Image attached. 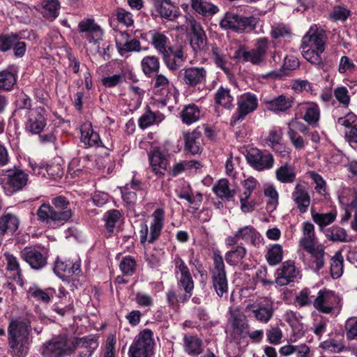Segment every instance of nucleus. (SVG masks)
I'll list each match as a JSON object with an SVG mask.
<instances>
[{
    "label": "nucleus",
    "instance_id": "obj_1",
    "mask_svg": "<svg viewBox=\"0 0 357 357\" xmlns=\"http://www.w3.org/2000/svg\"><path fill=\"white\" fill-rule=\"evenodd\" d=\"M30 322L20 319H12L8 326V343L10 353L16 357H25L31 342Z\"/></svg>",
    "mask_w": 357,
    "mask_h": 357
},
{
    "label": "nucleus",
    "instance_id": "obj_2",
    "mask_svg": "<svg viewBox=\"0 0 357 357\" xmlns=\"http://www.w3.org/2000/svg\"><path fill=\"white\" fill-rule=\"evenodd\" d=\"M51 206L49 204H43L37 211L38 220L42 222H68L74 215L70 207V203L63 196H57L52 199Z\"/></svg>",
    "mask_w": 357,
    "mask_h": 357
},
{
    "label": "nucleus",
    "instance_id": "obj_3",
    "mask_svg": "<svg viewBox=\"0 0 357 357\" xmlns=\"http://www.w3.org/2000/svg\"><path fill=\"white\" fill-rule=\"evenodd\" d=\"M268 48V40L261 38L257 40L256 47L248 50L244 45H240L234 54V58L241 62H250L253 65H261L265 60Z\"/></svg>",
    "mask_w": 357,
    "mask_h": 357
},
{
    "label": "nucleus",
    "instance_id": "obj_4",
    "mask_svg": "<svg viewBox=\"0 0 357 357\" xmlns=\"http://www.w3.org/2000/svg\"><path fill=\"white\" fill-rule=\"evenodd\" d=\"M213 269L211 271L213 287L220 298L228 296V280L222 255L214 252L213 256Z\"/></svg>",
    "mask_w": 357,
    "mask_h": 357
},
{
    "label": "nucleus",
    "instance_id": "obj_5",
    "mask_svg": "<svg viewBox=\"0 0 357 357\" xmlns=\"http://www.w3.org/2000/svg\"><path fill=\"white\" fill-rule=\"evenodd\" d=\"M155 340L153 332L149 328L140 331L135 337L128 350L129 357H151L153 354Z\"/></svg>",
    "mask_w": 357,
    "mask_h": 357
},
{
    "label": "nucleus",
    "instance_id": "obj_6",
    "mask_svg": "<svg viewBox=\"0 0 357 357\" xmlns=\"http://www.w3.org/2000/svg\"><path fill=\"white\" fill-rule=\"evenodd\" d=\"M258 22L255 17H243L233 13H227L220 22L223 29H230L237 33L253 31Z\"/></svg>",
    "mask_w": 357,
    "mask_h": 357
},
{
    "label": "nucleus",
    "instance_id": "obj_7",
    "mask_svg": "<svg viewBox=\"0 0 357 357\" xmlns=\"http://www.w3.org/2000/svg\"><path fill=\"white\" fill-rule=\"evenodd\" d=\"M70 338L66 335L53 337L41 347L43 357H66L72 355Z\"/></svg>",
    "mask_w": 357,
    "mask_h": 357
},
{
    "label": "nucleus",
    "instance_id": "obj_8",
    "mask_svg": "<svg viewBox=\"0 0 357 357\" xmlns=\"http://www.w3.org/2000/svg\"><path fill=\"white\" fill-rule=\"evenodd\" d=\"M301 246L308 253V259L303 261L315 272L321 269L324 264V249L322 245L315 247L314 238L303 237L300 240Z\"/></svg>",
    "mask_w": 357,
    "mask_h": 357
},
{
    "label": "nucleus",
    "instance_id": "obj_9",
    "mask_svg": "<svg viewBox=\"0 0 357 357\" xmlns=\"http://www.w3.org/2000/svg\"><path fill=\"white\" fill-rule=\"evenodd\" d=\"M237 105V110L231 118L230 124L231 126L241 122L248 114L255 111L258 107V99L256 95L245 93L241 96Z\"/></svg>",
    "mask_w": 357,
    "mask_h": 357
},
{
    "label": "nucleus",
    "instance_id": "obj_10",
    "mask_svg": "<svg viewBox=\"0 0 357 357\" xmlns=\"http://www.w3.org/2000/svg\"><path fill=\"white\" fill-rule=\"evenodd\" d=\"M98 346V337L95 335H86L82 337H70L72 354L77 349H80L76 357H91Z\"/></svg>",
    "mask_w": 357,
    "mask_h": 357
},
{
    "label": "nucleus",
    "instance_id": "obj_11",
    "mask_svg": "<svg viewBox=\"0 0 357 357\" xmlns=\"http://www.w3.org/2000/svg\"><path fill=\"white\" fill-rule=\"evenodd\" d=\"M44 107H38L26 112L25 130L33 135H39L47 126V118Z\"/></svg>",
    "mask_w": 357,
    "mask_h": 357
},
{
    "label": "nucleus",
    "instance_id": "obj_12",
    "mask_svg": "<svg viewBox=\"0 0 357 357\" xmlns=\"http://www.w3.org/2000/svg\"><path fill=\"white\" fill-rule=\"evenodd\" d=\"M20 255L22 259L34 270H41L47 265L48 254L45 251L41 252L34 246L24 248Z\"/></svg>",
    "mask_w": 357,
    "mask_h": 357
},
{
    "label": "nucleus",
    "instance_id": "obj_13",
    "mask_svg": "<svg viewBox=\"0 0 357 357\" xmlns=\"http://www.w3.org/2000/svg\"><path fill=\"white\" fill-rule=\"evenodd\" d=\"M248 164L258 171L268 169L273 167L274 159L267 151L262 152L258 149H250L246 155Z\"/></svg>",
    "mask_w": 357,
    "mask_h": 357
},
{
    "label": "nucleus",
    "instance_id": "obj_14",
    "mask_svg": "<svg viewBox=\"0 0 357 357\" xmlns=\"http://www.w3.org/2000/svg\"><path fill=\"white\" fill-rule=\"evenodd\" d=\"M241 239L256 245L260 243V234L254 227L247 225L239 229L234 236H227L225 241V245L227 247L235 245Z\"/></svg>",
    "mask_w": 357,
    "mask_h": 357
},
{
    "label": "nucleus",
    "instance_id": "obj_15",
    "mask_svg": "<svg viewBox=\"0 0 357 357\" xmlns=\"http://www.w3.org/2000/svg\"><path fill=\"white\" fill-rule=\"evenodd\" d=\"M206 70L203 67L185 68L181 70L178 79L189 87H194L205 82Z\"/></svg>",
    "mask_w": 357,
    "mask_h": 357
},
{
    "label": "nucleus",
    "instance_id": "obj_16",
    "mask_svg": "<svg viewBox=\"0 0 357 357\" xmlns=\"http://www.w3.org/2000/svg\"><path fill=\"white\" fill-rule=\"evenodd\" d=\"M326 36L323 29H319L316 25L312 26L303 37L301 47H314L319 51H324Z\"/></svg>",
    "mask_w": 357,
    "mask_h": 357
},
{
    "label": "nucleus",
    "instance_id": "obj_17",
    "mask_svg": "<svg viewBox=\"0 0 357 357\" xmlns=\"http://www.w3.org/2000/svg\"><path fill=\"white\" fill-rule=\"evenodd\" d=\"M185 22L192 31L190 45L192 49L195 52L203 50L206 44V36L202 26L190 15L185 16Z\"/></svg>",
    "mask_w": 357,
    "mask_h": 357
},
{
    "label": "nucleus",
    "instance_id": "obj_18",
    "mask_svg": "<svg viewBox=\"0 0 357 357\" xmlns=\"http://www.w3.org/2000/svg\"><path fill=\"white\" fill-rule=\"evenodd\" d=\"M162 58L167 68L174 71L183 65L187 56L182 46H172Z\"/></svg>",
    "mask_w": 357,
    "mask_h": 357
},
{
    "label": "nucleus",
    "instance_id": "obj_19",
    "mask_svg": "<svg viewBox=\"0 0 357 357\" xmlns=\"http://www.w3.org/2000/svg\"><path fill=\"white\" fill-rule=\"evenodd\" d=\"M338 199L344 211L342 221H347L351 217L353 208L357 206V191L355 188L344 189Z\"/></svg>",
    "mask_w": 357,
    "mask_h": 357
},
{
    "label": "nucleus",
    "instance_id": "obj_20",
    "mask_svg": "<svg viewBox=\"0 0 357 357\" xmlns=\"http://www.w3.org/2000/svg\"><path fill=\"white\" fill-rule=\"evenodd\" d=\"M153 7L160 17L169 21H174L180 15L178 7L170 0H153Z\"/></svg>",
    "mask_w": 357,
    "mask_h": 357
},
{
    "label": "nucleus",
    "instance_id": "obj_21",
    "mask_svg": "<svg viewBox=\"0 0 357 357\" xmlns=\"http://www.w3.org/2000/svg\"><path fill=\"white\" fill-rule=\"evenodd\" d=\"M7 184L13 191L22 190L27 184L28 174L22 169L14 167L5 171Z\"/></svg>",
    "mask_w": 357,
    "mask_h": 357
},
{
    "label": "nucleus",
    "instance_id": "obj_22",
    "mask_svg": "<svg viewBox=\"0 0 357 357\" xmlns=\"http://www.w3.org/2000/svg\"><path fill=\"white\" fill-rule=\"evenodd\" d=\"M152 172L158 177H162L169 165L168 159L158 149H154L149 153Z\"/></svg>",
    "mask_w": 357,
    "mask_h": 357
},
{
    "label": "nucleus",
    "instance_id": "obj_23",
    "mask_svg": "<svg viewBox=\"0 0 357 357\" xmlns=\"http://www.w3.org/2000/svg\"><path fill=\"white\" fill-rule=\"evenodd\" d=\"M298 273V271L296 268L294 262L286 261L283 262L282 268L277 271L275 282L280 286L289 284L294 281Z\"/></svg>",
    "mask_w": 357,
    "mask_h": 357
},
{
    "label": "nucleus",
    "instance_id": "obj_24",
    "mask_svg": "<svg viewBox=\"0 0 357 357\" xmlns=\"http://www.w3.org/2000/svg\"><path fill=\"white\" fill-rule=\"evenodd\" d=\"M79 32L84 34L83 37L90 43H97L102 38V32L100 26L94 23L93 19L82 21L78 24Z\"/></svg>",
    "mask_w": 357,
    "mask_h": 357
},
{
    "label": "nucleus",
    "instance_id": "obj_25",
    "mask_svg": "<svg viewBox=\"0 0 357 357\" xmlns=\"http://www.w3.org/2000/svg\"><path fill=\"white\" fill-rule=\"evenodd\" d=\"M292 199L301 213H305L310 204V196L305 183H296L292 192Z\"/></svg>",
    "mask_w": 357,
    "mask_h": 357
},
{
    "label": "nucleus",
    "instance_id": "obj_26",
    "mask_svg": "<svg viewBox=\"0 0 357 357\" xmlns=\"http://www.w3.org/2000/svg\"><path fill=\"white\" fill-rule=\"evenodd\" d=\"M27 294L37 302L47 305L56 294V291L52 287L42 289L37 284H33L27 290Z\"/></svg>",
    "mask_w": 357,
    "mask_h": 357
},
{
    "label": "nucleus",
    "instance_id": "obj_27",
    "mask_svg": "<svg viewBox=\"0 0 357 357\" xmlns=\"http://www.w3.org/2000/svg\"><path fill=\"white\" fill-rule=\"evenodd\" d=\"M184 351L190 356L196 357L204 351L203 340L197 335H185L183 339Z\"/></svg>",
    "mask_w": 357,
    "mask_h": 357
},
{
    "label": "nucleus",
    "instance_id": "obj_28",
    "mask_svg": "<svg viewBox=\"0 0 357 357\" xmlns=\"http://www.w3.org/2000/svg\"><path fill=\"white\" fill-rule=\"evenodd\" d=\"M293 100L291 96L280 95L271 100H264L266 108L275 113L284 112L292 107Z\"/></svg>",
    "mask_w": 357,
    "mask_h": 357
},
{
    "label": "nucleus",
    "instance_id": "obj_29",
    "mask_svg": "<svg viewBox=\"0 0 357 357\" xmlns=\"http://www.w3.org/2000/svg\"><path fill=\"white\" fill-rule=\"evenodd\" d=\"M119 37L116 43L118 51L121 55L126 52L141 50L140 42L137 39L130 40V36L127 32H121Z\"/></svg>",
    "mask_w": 357,
    "mask_h": 357
},
{
    "label": "nucleus",
    "instance_id": "obj_30",
    "mask_svg": "<svg viewBox=\"0 0 357 357\" xmlns=\"http://www.w3.org/2000/svg\"><path fill=\"white\" fill-rule=\"evenodd\" d=\"M273 304L271 301L264 298L257 304L256 309L252 310V313L257 320L262 323H268L273 316Z\"/></svg>",
    "mask_w": 357,
    "mask_h": 357
},
{
    "label": "nucleus",
    "instance_id": "obj_31",
    "mask_svg": "<svg viewBox=\"0 0 357 357\" xmlns=\"http://www.w3.org/2000/svg\"><path fill=\"white\" fill-rule=\"evenodd\" d=\"M232 336L234 340H241L249 335L250 326L244 315L238 314L234 317Z\"/></svg>",
    "mask_w": 357,
    "mask_h": 357
},
{
    "label": "nucleus",
    "instance_id": "obj_32",
    "mask_svg": "<svg viewBox=\"0 0 357 357\" xmlns=\"http://www.w3.org/2000/svg\"><path fill=\"white\" fill-rule=\"evenodd\" d=\"M231 248L225 255V259L227 263L232 266H238L241 264L243 259L247 254V250L242 243L238 241V244L235 245H229Z\"/></svg>",
    "mask_w": 357,
    "mask_h": 357
},
{
    "label": "nucleus",
    "instance_id": "obj_33",
    "mask_svg": "<svg viewBox=\"0 0 357 357\" xmlns=\"http://www.w3.org/2000/svg\"><path fill=\"white\" fill-rule=\"evenodd\" d=\"M185 149L192 154L201 153L202 148V133L197 130H193L190 133L185 134Z\"/></svg>",
    "mask_w": 357,
    "mask_h": 357
},
{
    "label": "nucleus",
    "instance_id": "obj_34",
    "mask_svg": "<svg viewBox=\"0 0 357 357\" xmlns=\"http://www.w3.org/2000/svg\"><path fill=\"white\" fill-rule=\"evenodd\" d=\"M332 291L327 290H319L318 295L313 302V306L319 312L329 314L333 310V307L330 305V299L331 298Z\"/></svg>",
    "mask_w": 357,
    "mask_h": 357
},
{
    "label": "nucleus",
    "instance_id": "obj_35",
    "mask_svg": "<svg viewBox=\"0 0 357 357\" xmlns=\"http://www.w3.org/2000/svg\"><path fill=\"white\" fill-rule=\"evenodd\" d=\"M81 140L90 146H98L101 142L98 132H95L91 123H85L81 126Z\"/></svg>",
    "mask_w": 357,
    "mask_h": 357
},
{
    "label": "nucleus",
    "instance_id": "obj_36",
    "mask_svg": "<svg viewBox=\"0 0 357 357\" xmlns=\"http://www.w3.org/2000/svg\"><path fill=\"white\" fill-rule=\"evenodd\" d=\"M151 39L152 45L162 56L172 47L168 38L162 33L154 31L151 33Z\"/></svg>",
    "mask_w": 357,
    "mask_h": 357
},
{
    "label": "nucleus",
    "instance_id": "obj_37",
    "mask_svg": "<svg viewBox=\"0 0 357 357\" xmlns=\"http://www.w3.org/2000/svg\"><path fill=\"white\" fill-rule=\"evenodd\" d=\"M214 193L221 199L229 200L236 194V191L229 188V183L227 179H220L213 187Z\"/></svg>",
    "mask_w": 357,
    "mask_h": 357
},
{
    "label": "nucleus",
    "instance_id": "obj_38",
    "mask_svg": "<svg viewBox=\"0 0 357 357\" xmlns=\"http://www.w3.org/2000/svg\"><path fill=\"white\" fill-rule=\"evenodd\" d=\"M141 67L146 76L151 77L159 71V59L156 56H146L141 61Z\"/></svg>",
    "mask_w": 357,
    "mask_h": 357
},
{
    "label": "nucleus",
    "instance_id": "obj_39",
    "mask_svg": "<svg viewBox=\"0 0 357 357\" xmlns=\"http://www.w3.org/2000/svg\"><path fill=\"white\" fill-rule=\"evenodd\" d=\"M192 8L199 14L210 16L218 11V8L205 0H191Z\"/></svg>",
    "mask_w": 357,
    "mask_h": 357
},
{
    "label": "nucleus",
    "instance_id": "obj_40",
    "mask_svg": "<svg viewBox=\"0 0 357 357\" xmlns=\"http://www.w3.org/2000/svg\"><path fill=\"white\" fill-rule=\"evenodd\" d=\"M164 119V115L159 112H153L149 107H146V112L139 118V126L144 129L155 123H160Z\"/></svg>",
    "mask_w": 357,
    "mask_h": 357
},
{
    "label": "nucleus",
    "instance_id": "obj_41",
    "mask_svg": "<svg viewBox=\"0 0 357 357\" xmlns=\"http://www.w3.org/2000/svg\"><path fill=\"white\" fill-rule=\"evenodd\" d=\"M277 179L282 183H291L296 179V172L291 166L286 163L275 172Z\"/></svg>",
    "mask_w": 357,
    "mask_h": 357
},
{
    "label": "nucleus",
    "instance_id": "obj_42",
    "mask_svg": "<svg viewBox=\"0 0 357 357\" xmlns=\"http://www.w3.org/2000/svg\"><path fill=\"white\" fill-rule=\"evenodd\" d=\"M301 318L302 317L298 313L291 312L287 319V322L290 325L294 336L296 338H300L305 334L304 326L300 321Z\"/></svg>",
    "mask_w": 357,
    "mask_h": 357
},
{
    "label": "nucleus",
    "instance_id": "obj_43",
    "mask_svg": "<svg viewBox=\"0 0 357 357\" xmlns=\"http://www.w3.org/2000/svg\"><path fill=\"white\" fill-rule=\"evenodd\" d=\"M215 101L217 104L228 109L234 107V98L230 94V91L223 87L219 88L217 91L215 96Z\"/></svg>",
    "mask_w": 357,
    "mask_h": 357
},
{
    "label": "nucleus",
    "instance_id": "obj_44",
    "mask_svg": "<svg viewBox=\"0 0 357 357\" xmlns=\"http://www.w3.org/2000/svg\"><path fill=\"white\" fill-rule=\"evenodd\" d=\"M283 258L282 247L279 244H275L270 248L266 255L267 262L271 266H275L280 263Z\"/></svg>",
    "mask_w": 357,
    "mask_h": 357
},
{
    "label": "nucleus",
    "instance_id": "obj_45",
    "mask_svg": "<svg viewBox=\"0 0 357 357\" xmlns=\"http://www.w3.org/2000/svg\"><path fill=\"white\" fill-rule=\"evenodd\" d=\"M181 117L183 123L191 124L199 119L200 111L195 105H190L183 109Z\"/></svg>",
    "mask_w": 357,
    "mask_h": 357
},
{
    "label": "nucleus",
    "instance_id": "obj_46",
    "mask_svg": "<svg viewBox=\"0 0 357 357\" xmlns=\"http://www.w3.org/2000/svg\"><path fill=\"white\" fill-rule=\"evenodd\" d=\"M282 139V132L281 129L273 128L268 131L267 137L264 139L265 143L275 149V146H279L281 149L284 148V146L281 144Z\"/></svg>",
    "mask_w": 357,
    "mask_h": 357
},
{
    "label": "nucleus",
    "instance_id": "obj_47",
    "mask_svg": "<svg viewBox=\"0 0 357 357\" xmlns=\"http://www.w3.org/2000/svg\"><path fill=\"white\" fill-rule=\"evenodd\" d=\"M302 49L303 56L307 61L314 65H320L322 63L321 54L323 53L324 51H319V50L309 46L307 47H302Z\"/></svg>",
    "mask_w": 357,
    "mask_h": 357
},
{
    "label": "nucleus",
    "instance_id": "obj_48",
    "mask_svg": "<svg viewBox=\"0 0 357 357\" xmlns=\"http://www.w3.org/2000/svg\"><path fill=\"white\" fill-rule=\"evenodd\" d=\"M15 75L8 70L0 72V91H10L16 84Z\"/></svg>",
    "mask_w": 357,
    "mask_h": 357
},
{
    "label": "nucleus",
    "instance_id": "obj_49",
    "mask_svg": "<svg viewBox=\"0 0 357 357\" xmlns=\"http://www.w3.org/2000/svg\"><path fill=\"white\" fill-rule=\"evenodd\" d=\"M153 81V89L155 93L164 95L169 92L170 89V82L166 76L162 74H156Z\"/></svg>",
    "mask_w": 357,
    "mask_h": 357
},
{
    "label": "nucleus",
    "instance_id": "obj_50",
    "mask_svg": "<svg viewBox=\"0 0 357 357\" xmlns=\"http://www.w3.org/2000/svg\"><path fill=\"white\" fill-rule=\"evenodd\" d=\"M337 123L342 126L346 130H356L357 128V116L349 112L342 116L338 117Z\"/></svg>",
    "mask_w": 357,
    "mask_h": 357
},
{
    "label": "nucleus",
    "instance_id": "obj_51",
    "mask_svg": "<svg viewBox=\"0 0 357 357\" xmlns=\"http://www.w3.org/2000/svg\"><path fill=\"white\" fill-rule=\"evenodd\" d=\"M136 261L132 256L128 255L123 257L119 268L124 275H132L136 269Z\"/></svg>",
    "mask_w": 357,
    "mask_h": 357
},
{
    "label": "nucleus",
    "instance_id": "obj_52",
    "mask_svg": "<svg viewBox=\"0 0 357 357\" xmlns=\"http://www.w3.org/2000/svg\"><path fill=\"white\" fill-rule=\"evenodd\" d=\"M20 39L17 33H10L0 35V51L7 52L10 50L16 40Z\"/></svg>",
    "mask_w": 357,
    "mask_h": 357
},
{
    "label": "nucleus",
    "instance_id": "obj_53",
    "mask_svg": "<svg viewBox=\"0 0 357 357\" xmlns=\"http://www.w3.org/2000/svg\"><path fill=\"white\" fill-rule=\"evenodd\" d=\"M59 8L60 5L57 0H49L43 5V13L47 17L56 18L58 16Z\"/></svg>",
    "mask_w": 357,
    "mask_h": 357
},
{
    "label": "nucleus",
    "instance_id": "obj_54",
    "mask_svg": "<svg viewBox=\"0 0 357 357\" xmlns=\"http://www.w3.org/2000/svg\"><path fill=\"white\" fill-rule=\"evenodd\" d=\"M267 341L272 344H279L281 343L283 337L282 331L278 326H271L266 333Z\"/></svg>",
    "mask_w": 357,
    "mask_h": 357
},
{
    "label": "nucleus",
    "instance_id": "obj_55",
    "mask_svg": "<svg viewBox=\"0 0 357 357\" xmlns=\"http://www.w3.org/2000/svg\"><path fill=\"white\" fill-rule=\"evenodd\" d=\"M314 296L311 295V291L308 288L303 289L295 298V303L301 307L307 306L312 303L311 298Z\"/></svg>",
    "mask_w": 357,
    "mask_h": 357
},
{
    "label": "nucleus",
    "instance_id": "obj_56",
    "mask_svg": "<svg viewBox=\"0 0 357 357\" xmlns=\"http://www.w3.org/2000/svg\"><path fill=\"white\" fill-rule=\"evenodd\" d=\"M70 265V261H63L57 257L53 268L54 272L59 278H62L66 274L69 275Z\"/></svg>",
    "mask_w": 357,
    "mask_h": 357
},
{
    "label": "nucleus",
    "instance_id": "obj_57",
    "mask_svg": "<svg viewBox=\"0 0 357 357\" xmlns=\"http://www.w3.org/2000/svg\"><path fill=\"white\" fill-rule=\"evenodd\" d=\"M310 124H315L319 119V110L317 105H310L306 108L303 117Z\"/></svg>",
    "mask_w": 357,
    "mask_h": 357
},
{
    "label": "nucleus",
    "instance_id": "obj_58",
    "mask_svg": "<svg viewBox=\"0 0 357 357\" xmlns=\"http://www.w3.org/2000/svg\"><path fill=\"white\" fill-rule=\"evenodd\" d=\"M5 257L7 261V269L10 271H16L18 278L21 279L22 276V270L17 258L11 254H6Z\"/></svg>",
    "mask_w": 357,
    "mask_h": 357
},
{
    "label": "nucleus",
    "instance_id": "obj_59",
    "mask_svg": "<svg viewBox=\"0 0 357 357\" xmlns=\"http://www.w3.org/2000/svg\"><path fill=\"white\" fill-rule=\"evenodd\" d=\"M116 20L119 22L130 26L133 24V20L130 13L123 8H118L116 12Z\"/></svg>",
    "mask_w": 357,
    "mask_h": 357
},
{
    "label": "nucleus",
    "instance_id": "obj_60",
    "mask_svg": "<svg viewBox=\"0 0 357 357\" xmlns=\"http://www.w3.org/2000/svg\"><path fill=\"white\" fill-rule=\"evenodd\" d=\"M336 100L343 105L344 107H347L350 102V96L347 89L344 86L336 88Z\"/></svg>",
    "mask_w": 357,
    "mask_h": 357
},
{
    "label": "nucleus",
    "instance_id": "obj_61",
    "mask_svg": "<svg viewBox=\"0 0 357 357\" xmlns=\"http://www.w3.org/2000/svg\"><path fill=\"white\" fill-rule=\"evenodd\" d=\"M290 34V30L283 24H278L271 27V36L274 39H279Z\"/></svg>",
    "mask_w": 357,
    "mask_h": 357
},
{
    "label": "nucleus",
    "instance_id": "obj_62",
    "mask_svg": "<svg viewBox=\"0 0 357 357\" xmlns=\"http://www.w3.org/2000/svg\"><path fill=\"white\" fill-rule=\"evenodd\" d=\"M116 340V337L113 335H109L106 340L104 357H114L115 356V345Z\"/></svg>",
    "mask_w": 357,
    "mask_h": 357
},
{
    "label": "nucleus",
    "instance_id": "obj_63",
    "mask_svg": "<svg viewBox=\"0 0 357 357\" xmlns=\"http://www.w3.org/2000/svg\"><path fill=\"white\" fill-rule=\"evenodd\" d=\"M287 134L291 144L296 149H302L305 147V142L304 139L301 136L298 135L296 132L291 130H288Z\"/></svg>",
    "mask_w": 357,
    "mask_h": 357
},
{
    "label": "nucleus",
    "instance_id": "obj_64",
    "mask_svg": "<svg viewBox=\"0 0 357 357\" xmlns=\"http://www.w3.org/2000/svg\"><path fill=\"white\" fill-rule=\"evenodd\" d=\"M347 337L349 340L357 337V319H350L346 322Z\"/></svg>",
    "mask_w": 357,
    "mask_h": 357
}]
</instances>
